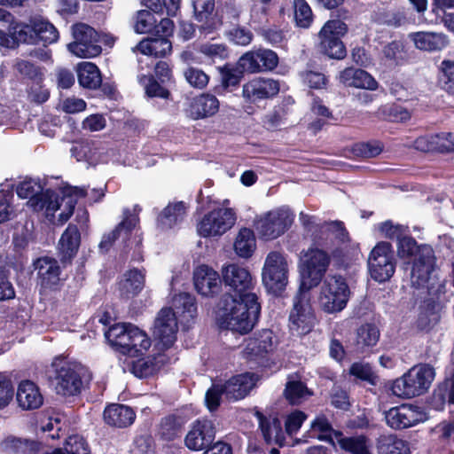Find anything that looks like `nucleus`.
<instances>
[{"label":"nucleus","instance_id":"f257e3e1","mask_svg":"<svg viewBox=\"0 0 454 454\" xmlns=\"http://www.w3.org/2000/svg\"><path fill=\"white\" fill-rule=\"evenodd\" d=\"M262 305L254 292L235 297L221 298L218 303V325L220 328L239 334L250 333L261 316Z\"/></svg>","mask_w":454,"mask_h":454},{"label":"nucleus","instance_id":"f03ea898","mask_svg":"<svg viewBox=\"0 0 454 454\" xmlns=\"http://www.w3.org/2000/svg\"><path fill=\"white\" fill-rule=\"evenodd\" d=\"M8 24V33L0 29V47L6 49H16L20 43L51 44L59 37L55 26L42 15H32L27 21L17 20Z\"/></svg>","mask_w":454,"mask_h":454},{"label":"nucleus","instance_id":"7ed1b4c3","mask_svg":"<svg viewBox=\"0 0 454 454\" xmlns=\"http://www.w3.org/2000/svg\"><path fill=\"white\" fill-rule=\"evenodd\" d=\"M434 378V370L428 364L410 369L393 381L392 393L401 398H412L427 392Z\"/></svg>","mask_w":454,"mask_h":454},{"label":"nucleus","instance_id":"20e7f679","mask_svg":"<svg viewBox=\"0 0 454 454\" xmlns=\"http://www.w3.org/2000/svg\"><path fill=\"white\" fill-rule=\"evenodd\" d=\"M309 291L298 289L293 300V307L288 316V330L291 335L303 337L310 333L317 318L310 302Z\"/></svg>","mask_w":454,"mask_h":454},{"label":"nucleus","instance_id":"39448f33","mask_svg":"<svg viewBox=\"0 0 454 454\" xmlns=\"http://www.w3.org/2000/svg\"><path fill=\"white\" fill-rule=\"evenodd\" d=\"M52 374L50 376L55 385L58 395L74 396L82 392L83 387L82 368L62 357H56L51 363Z\"/></svg>","mask_w":454,"mask_h":454},{"label":"nucleus","instance_id":"423d86ee","mask_svg":"<svg viewBox=\"0 0 454 454\" xmlns=\"http://www.w3.org/2000/svg\"><path fill=\"white\" fill-rule=\"evenodd\" d=\"M302 254L301 282L299 289L309 291L317 286L325 278L331 263V255L319 247H309Z\"/></svg>","mask_w":454,"mask_h":454},{"label":"nucleus","instance_id":"0eeeda50","mask_svg":"<svg viewBox=\"0 0 454 454\" xmlns=\"http://www.w3.org/2000/svg\"><path fill=\"white\" fill-rule=\"evenodd\" d=\"M73 42L67 44V50L81 59H92L102 52L101 35L91 26L75 23L72 26Z\"/></svg>","mask_w":454,"mask_h":454},{"label":"nucleus","instance_id":"6e6552de","mask_svg":"<svg viewBox=\"0 0 454 454\" xmlns=\"http://www.w3.org/2000/svg\"><path fill=\"white\" fill-rule=\"evenodd\" d=\"M262 283L273 295L281 296L288 283V266L286 258L278 252H270L262 269Z\"/></svg>","mask_w":454,"mask_h":454},{"label":"nucleus","instance_id":"1a4fd4ad","mask_svg":"<svg viewBox=\"0 0 454 454\" xmlns=\"http://www.w3.org/2000/svg\"><path fill=\"white\" fill-rule=\"evenodd\" d=\"M350 290L344 277L328 276L321 290V305L326 313H337L343 310L349 299Z\"/></svg>","mask_w":454,"mask_h":454},{"label":"nucleus","instance_id":"9d476101","mask_svg":"<svg viewBox=\"0 0 454 454\" xmlns=\"http://www.w3.org/2000/svg\"><path fill=\"white\" fill-rule=\"evenodd\" d=\"M368 269L372 278L379 283L389 280L395 271L393 246L380 241L372 248L368 258Z\"/></svg>","mask_w":454,"mask_h":454},{"label":"nucleus","instance_id":"9b49d317","mask_svg":"<svg viewBox=\"0 0 454 454\" xmlns=\"http://www.w3.org/2000/svg\"><path fill=\"white\" fill-rule=\"evenodd\" d=\"M222 284L224 293L221 298H232L254 292L255 281L247 269L231 263L222 269Z\"/></svg>","mask_w":454,"mask_h":454},{"label":"nucleus","instance_id":"f8f14e48","mask_svg":"<svg viewBox=\"0 0 454 454\" xmlns=\"http://www.w3.org/2000/svg\"><path fill=\"white\" fill-rule=\"evenodd\" d=\"M236 219L232 208H215L204 215L198 223V234L203 238L221 236L235 224Z\"/></svg>","mask_w":454,"mask_h":454},{"label":"nucleus","instance_id":"ddd939ff","mask_svg":"<svg viewBox=\"0 0 454 454\" xmlns=\"http://www.w3.org/2000/svg\"><path fill=\"white\" fill-rule=\"evenodd\" d=\"M59 262L60 261L50 256H42L34 262L40 294L59 292L63 287L66 278L62 277Z\"/></svg>","mask_w":454,"mask_h":454},{"label":"nucleus","instance_id":"4468645a","mask_svg":"<svg viewBox=\"0 0 454 454\" xmlns=\"http://www.w3.org/2000/svg\"><path fill=\"white\" fill-rule=\"evenodd\" d=\"M280 84L278 81L254 77L245 82L242 86L241 95L247 104H257L262 100L273 98L278 94Z\"/></svg>","mask_w":454,"mask_h":454},{"label":"nucleus","instance_id":"2eb2a0df","mask_svg":"<svg viewBox=\"0 0 454 454\" xmlns=\"http://www.w3.org/2000/svg\"><path fill=\"white\" fill-rule=\"evenodd\" d=\"M293 222L294 215L289 210L278 208L265 215L258 226V231L264 239H275L283 235Z\"/></svg>","mask_w":454,"mask_h":454},{"label":"nucleus","instance_id":"dca6fc26","mask_svg":"<svg viewBox=\"0 0 454 454\" xmlns=\"http://www.w3.org/2000/svg\"><path fill=\"white\" fill-rule=\"evenodd\" d=\"M411 267V281L417 287L424 286L434 270L436 257L433 247L428 244H420Z\"/></svg>","mask_w":454,"mask_h":454},{"label":"nucleus","instance_id":"f3484780","mask_svg":"<svg viewBox=\"0 0 454 454\" xmlns=\"http://www.w3.org/2000/svg\"><path fill=\"white\" fill-rule=\"evenodd\" d=\"M385 419L388 427L395 430H401L424 422L427 416L418 406L403 404L392 407L386 411Z\"/></svg>","mask_w":454,"mask_h":454},{"label":"nucleus","instance_id":"a211bd4d","mask_svg":"<svg viewBox=\"0 0 454 454\" xmlns=\"http://www.w3.org/2000/svg\"><path fill=\"white\" fill-rule=\"evenodd\" d=\"M215 434L216 428L212 420L198 419L185 435L184 444L191 450H203L215 441Z\"/></svg>","mask_w":454,"mask_h":454},{"label":"nucleus","instance_id":"6ab92c4d","mask_svg":"<svg viewBox=\"0 0 454 454\" xmlns=\"http://www.w3.org/2000/svg\"><path fill=\"white\" fill-rule=\"evenodd\" d=\"M178 325L176 312L170 307L162 308L157 314L153 325V336L165 348L176 340Z\"/></svg>","mask_w":454,"mask_h":454},{"label":"nucleus","instance_id":"aec40b11","mask_svg":"<svg viewBox=\"0 0 454 454\" xmlns=\"http://www.w3.org/2000/svg\"><path fill=\"white\" fill-rule=\"evenodd\" d=\"M277 338L271 329L264 328L254 333L247 340L244 354L249 360L263 358L273 352L276 348Z\"/></svg>","mask_w":454,"mask_h":454},{"label":"nucleus","instance_id":"412c9836","mask_svg":"<svg viewBox=\"0 0 454 454\" xmlns=\"http://www.w3.org/2000/svg\"><path fill=\"white\" fill-rule=\"evenodd\" d=\"M380 338V331L374 323H364L356 330L352 351L357 356H368L374 352Z\"/></svg>","mask_w":454,"mask_h":454},{"label":"nucleus","instance_id":"4be33fe9","mask_svg":"<svg viewBox=\"0 0 454 454\" xmlns=\"http://www.w3.org/2000/svg\"><path fill=\"white\" fill-rule=\"evenodd\" d=\"M145 269L132 268L122 273L116 282V291L121 300L129 301L137 297L145 288Z\"/></svg>","mask_w":454,"mask_h":454},{"label":"nucleus","instance_id":"5701e85b","mask_svg":"<svg viewBox=\"0 0 454 454\" xmlns=\"http://www.w3.org/2000/svg\"><path fill=\"white\" fill-rule=\"evenodd\" d=\"M258 420L259 429L262 439L267 445L276 444L284 447L286 444V434L282 427V422L278 414H263L260 411L254 412Z\"/></svg>","mask_w":454,"mask_h":454},{"label":"nucleus","instance_id":"b1692460","mask_svg":"<svg viewBox=\"0 0 454 454\" xmlns=\"http://www.w3.org/2000/svg\"><path fill=\"white\" fill-rule=\"evenodd\" d=\"M257 376L252 372L234 375L223 385L225 388V398L229 402L244 399L255 387Z\"/></svg>","mask_w":454,"mask_h":454},{"label":"nucleus","instance_id":"393cba45","mask_svg":"<svg viewBox=\"0 0 454 454\" xmlns=\"http://www.w3.org/2000/svg\"><path fill=\"white\" fill-rule=\"evenodd\" d=\"M219 107V100L215 95L201 93L191 99L185 112L189 118L198 121L214 116Z\"/></svg>","mask_w":454,"mask_h":454},{"label":"nucleus","instance_id":"a878e982","mask_svg":"<svg viewBox=\"0 0 454 454\" xmlns=\"http://www.w3.org/2000/svg\"><path fill=\"white\" fill-rule=\"evenodd\" d=\"M134 27L138 34H172L174 22L168 18H162L158 22L153 12L148 10H140L137 12Z\"/></svg>","mask_w":454,"mask_h":454},{"label":"nucleus","instance_id":"bb28decb","mask_svg":"<svg viewBox=\"0 0 454 454\" xmlns=\"http://www.w3.org/2000/svg\"><path fill=\"white\" fill-rule=\"evenodd\" d=\"M81 244V233L75 224H68L59 242V261L63 268L71 265Z\"/></svg>","mask_w":454,"mask_h":454},{"label":"nucleus","instance_id":"cd10ccee","mask_svg":"<svg viewBox=\"0 0 454 454\" xmlns=\"http://www.w3.org/2000/svg\"><path fill=\"white\" fill-rule=\"evenodd\" d=\"M196 291L203 296H214L218 294L222 285L220 275L207 265H200L193 274Z\"/></svg>","mask_w":454,"mask_h":454},{"label":"nucleus","instance_id":"c85d7f7f","mask_svg":"<svg viewBox=\"0 0 454 454\" xmlns=\"http://www.w3.org/2000/svg\"><path fill=\"white\" fill-rule=\"evenodd\" d=\"M16 400L23 411L39 409L43 404V395L37 384L30 380H21L17 388Z\"/></svg>","mask_w":454,"mask_h":454},{"label":"nucleus","instance_id":"c756f323","mask_svg":"<svg viewBox=\"0 0 454 454\" xmlns=\"http://www.w3.org/2000/svg\"><path fill=\"white\" fill-rule=\"evenodd\" d=\"M220 74V84L214 88V92L219 96H224L227 93H233L240 87L245 74L237 64L225 63L218 67Z\"/></svg>","mask_w":454,"mask_h":454},{"label":"nucleus","instance_id":"7c9ffc66","mask_svg":"<svg viewBox=\"0 0 454 454\" xmlns=\"http://www.w3.org/2000/svg\"><path fill=\"white\" fill-rule=\"evenodd\" d=\"M136 411L126 404L110 403L103 411V419L106 425L116 428L130 427L136 419Z\"/></svg>","mask_w":454,"mask_h":454},{"label":"nucleus","instance_id":"2f4dec72","mask_svg":"<svg viewBox=\"0 0 454 454\" xmlns=\"http://www.w3.org/2000/svg\"><path fill=\"white\" fill-rule=\"evenodd\" d=\"M339 82L345 87H354L367 90H376L379 82L367 71L348 67L340 72Z\"/></svg>","mask_w":454,"mask_h":454},{"label":"nucleus","instance_id":"473e14b6","mask_svg":"<svg viewBox=\"0 0 454 454\" xmlns=\"http://www.w3.org/2000/svg\"><path fill=\"white\" fill-rule=\"evenodd\" d=\"M172 34L154 33L146 38L142 39L138 44V51L154 58H165L172 52V43L168 38Z\"/></svg>","mask_w":454,"mask_h":454},{"label":"nucleus","instance_id":"72a5a7b5","mask_svg":"<svg viewBox=\"0 0 454 454\" xmlns=\"http://www.w3.org/2000/svg\"><path fill=\"white\" fill-rule=\"evenodd\" d=\"M185 418L178 413H169L162 417L158 425V435L164 442H173L183 435Z\"/></svg>","mask_w":454,"mask_h":454},{"label":"nucleus","instance_id":"f704fd0d","mask_svg":"<svg viewBox=\"0 0 454 454\" xmlns=\"http://www.w3.org/2000/svg\"><path fill=\"white\" fill-rule=\"evenodd\" d=\"M410 38L416 48L426 51H437L446 47L448 37L443 33L419 31L411 33Z\"/></svg>","mask_w":454,"mask_h":454},{"label":"nucleus","instance_id":"c9c22d12","mask_svg":"<svg viewBox=\"0 0 454 454\" xmlns=\"http://www.w3.org/2000/svg\"><path fill=\"white\" fill-rule=\"evenodd\" d=\"M186 209L184 201L168 203L157 216V227L162 231L173 228L184 220Z\"/></svg>","mask_w":454,"mask_h":454},{"label":"nucleus","instance_id":"e433bc0d","mask_svg":"<svg viewBox=\"0 0 454 454\" xmlns=\"http://www.w3.org/2000/svg\"><path fill=\"white\" fill-rule=\"evenodd\" d=\"M27 203L35 212L45 209L47 213L54 214L60 207L59 195L51 188L45 190L42 188L30 198Z\"/></svg>","mask_w":454,"mask_h":454},{"label":"nucleus","instance_id":"4c0bfd02","mask_svg":"<svg viewBox=\"0 0 454 454\" xmlns=\"http://www.w3.org/2000/svg\"><path fill=\"white\" fill-rule=\"evenodd\" d=\"M1 447L9 454H39L41 443L35 440L9 435L2 441Z\"/></svg>","mask_w":454,"mask_h":454},{"label":"nucleus","instance_id":"58836bf2","mask_svg":"<svg viewBox=\"0 0 454 454\" xmlns=\"http://www.w3.org/2000/svg\"><path fill=\"white\" fill-rule=\"evenodd\" d=\"M77 78L80 86L90 90L98 89L102 82L101 72L92 62H82L78 65Z\"/></svg>","mask_w":454,"mask_h":454},{"label":"nucleus","instance_id":"ea45409f","mask_svg":"<svg viewBox=\"0 0 454 454\" xmlns=\"http://www.w3.org/2000/svg\"><path fill=\"white\" fill-rule=\"evenodd\" d=\"M379 454H411L409 443L396 435H381L378 440Z\"/></svg>","mask_w":454,"mask_h":454},{"label":"nucleus","instance_id":"a19ab883","mask_svg":"<svg viewBox=\"0 0 454 454\" xmlns=\"http://www.w3.org/2000/svg\"><path fill=\"white\" fill-rule=\"evenodd\" d=\"M173 305L176 313L189 323L197 317V301L193 295L181 293L173 299Z\"/></svg>","mask_w":454,"mask_h":454},{"label":"nucleus","instance_id":"79ce46f5","mask_svg":"<svg viewBox=\"0 0 454 454\" xmlns=\"http://www.w3.org/2000/svg\"><path fill=\"white\" fill-rule=\"evenodd\" d=\"M233 246L236 254L239 257H251L254 252L256 246L254 231L249 228L240 229Z\"/></svg>","mask_w":454,"mask_h":454},{"label":"nucleus","instance_id":"37998d69","mask_svg":"<svg viewBox=\"0 0 454 454\" xmlns=\"http://www.w3.org/2000/svg\"><path fill=\"white\" fill-rule=\"evenodd\" d=\"M139 82L144 85L145 95L148 98H159L167 100L171 98V92L168 89L170 84H163L153 74L142 75Z\"/></svg>","mask_w":454,"mask_h":454},{"label":"nucleus","instance_id":"c03bdc74","mask_svg":"<svg viewBox=\"0 0 454 454\" xmlns=\"http://www.w3.org/2000/svg\"><path fill=\"white\" fill-rule=\"evenodd\" d=\"M341 450L349 454H372L368 438L364 434L352 435L338 440Z\"/></svg>","mask_w":454,"mask_h":454},{"label":"nucleus","instance_id":"a18cd8bd","mask_svg":"<svg viewBox=\"0 0 454 454\" xmlns=\"http://www.w3.org/2000/svg\"><path fill=\"white\" fill-rule=\"evenodd\" d=\"M319 51L332 59L341 60L347 56V49L342 39H318Z\"/></svg>","mask_w":454,"mask_h":454},{"label":"nucleus","instance_id":"49530a36","mask_svg":"<svg viewBox=\"0 0 454 454\" xmlns=\"http://www.w3.org/2000/svg\"><path fill=\"white\" fill-rule=\"evenodd\" d=\"M132 343L126 348V356L139 357L143 356L151 347V339L137 326L133 328Z\"/></svg>","mask_w":454,"mask_h":454},{"label":"nucleus","instance_id":"de8ad7c7","mask_svg":"<svg viewBox=\"0 0 454 454\" xmlns=\"http://www.w3.org/2000/svg\"><path fill=\"white\" fill-rule=\"evenodd\" d=\"M348 32V25L340 19L327 20L317 34L318 39H342Z\"/></svg>","mask_w":454,"mask_h":454},{"label":"nucleus","instance_id":"09e8293b","mask_svg":"<svg viewBox=\"0 0 454 454\" xmlns=\"http://www.w3.org/2000/svg\"><path fill=\"white\" fill-rule=\"evenodd\" d=\"M383 144L379 140L355 143L351 147L354 156L369 159L380 155L383 151Z\"/></svg>","mask_w":454,"mask_h":454},{"label":"nucleus","instance_id":"8fccbe9b","mask_svg":"<svg viewBox=\"0 0 454 454\" xmlns=\"http://www.w3.org/2000/svg\"><path fill=\"white\" fill-rule=\"evenodd\" d=\"M284 395L290 403L294 404L305 396L313 395V391L301 380H291L286 384Z\"/></svg>","mask_w":454,"mask_h":454},{"label":"nucleus","instance_id":"3c124183","mask_svg":"<svg viewBox=\"0 0 454 454\" xmlns=\"http://www.w3.org/2000/svg\"><path fill=\"white\" fill-rule=\"evenodd\" d=\"M294 22L296 27L309 28L313 22V12L306 0H294Z\"/></svg>","mask_w":454,"mask_h":454},{"label":"nucleus","instance_id":"603ef678","mask_svg":"<svg viewBox=\"0 0 454 454\" xmlns=\"http://www.w3.org/2000/svg\"><path fill=\"white\" fill-rule=\"evenodd\" d=\"M356 254H357V249L350 247L349 244L338 245L330 254L331 259L333 260L335 265L344 269L349 267Z\"/></svg>","mask_w":454,"mask_h":454},{"label":"nucleus","instance_id":"864d4df0","mask_svg":"<svg viewBox=\"0 0 454 454\" xmlns=\"http://www.w3.org/2000/svg\"><path fill=\"white\" fill-rule=\"evenodd\" d=\"M311 246L309 247H319L321 249L329 248L334 243L330 236L328 223L325 222L321 225H315L310 233Z\"/></svg>","mask_w":454,"mask_h":454},{"label":"nucleus","instance_id":"5fc2aeb1","mask_svg":"<svg viewBox=\"0 0 454 454\" xmlns=\"http://www.w3.org/2000/svg\"><path fill=\"white\" fill-rule=\"evenodd\" d=\"M438 83L442 89L454 94V61L444 59L441 63Z\"/></svg>","mask_w":454,"mask_h":454},{"label":"nucleus","instance_id":"6e6d98bb","mask_svg":"<svg viewBox=\"0 0 454 454\" xmlns=\"http://www.w3.org/2000/svg\"><path fill=\"white\" fill-rule=\"evenodd\" d=\"M157 357L138 359L133 363L132 372L138 378H148L154 375L160 369Z\"/></svg>","mask_w":454,"mask_h":454},{"label":"nucleus","instance_id":"4d7b16f0","mask_svg":"<svg viewBox=\"0 0 454 454\" xmlns=\"http://www.w3.org/2000/svg\"><path fill=\"white\" fill-rule=\"evenodd\" d=\"M67 454H91L90 445L86 439L80 434H71L64 443Z\"/></svg>","mask_w":454,"mask_h":454},{"label":"nucleus","instance_id":"13d9d810","mask_svg":"<svg viewBox=\"0 0 454 454\" xmlns=\"http://www.w3.org/2000/svg\"><path fill=\"white\" fill-rule=\"evenodd\" d=\"M258 57L257 50L248 51L239 58L236 64L244 74L262 73V69H260V64L258 62Z\"/></svg>","mask_w":454,"mask_h":454},{"label":"nucleus","instance_id":"bf43d9fd","mask_svg":"<svg viewBox=\"0 0 454 454\" xmlns=\"http://www.w3.org/2000/svg\"><path fill=\"white\" fill-rule=\"evenodd\" d=\"M310 427L314 431L320 433L317 435V439L319 441L326 442L334 446L335 443L331 435V431H333V427L325 416L322 415L316 417V419L311 422Z\"/></svg>","mask_w":454,"mask_h":454},{"label":"nucleus","instance_id":"052dcab7","mask_svg":"<svg viewBox=\"0 0 454 454\" xmlns=\"http://www.w3.org/2000/svg\"><path fill=\"white\" fill-rule=\"evenodd\" d=\"M349 374L362 381L368 382L372 386L377 385L378 377L369 364H352L349 368Z\"/></svg>","mask_w":454,"mask_h":454},{"label":"nucleus","instance_id":"680f3d73","mask_svg":"<svg viewBox=\"0 0 454 454\" xmlns=\"http://www.w3.org/2000/svg\"><path fill=\"white\" fill-rule=\"evenodd\" d=\"M384 57L395 63L401 65L405 58L404 44L402 41L394 40L383 47Z\"/></svg>","mask_w":454,"mask_h":454},{"label":"nucleus","instance_id":"e2e57ef3","mask_svg":"<svg viewBox=\"0 0 454 454\" xmlns=\"http://www.w3.org/2000/svg\"><path fill=\"white\" fill-rule=\"evenodd\" d=\"M419 246L412 236L403 235L397 240V255L401 259H411L418 253Z\"/></svg>","mask_w":454,"mask_h":454},{"label":"nucleus","instance_id":"0e129e2a","mask_svg":"<svg viewBox=\"0 0 454 454\" xmlns=\"http://www.w3.org/2000/svg\"><path fill=\"white\" fill-rule=\"evenodd\" d=\"M17 70L32 82H43L44 76L42 68L30 61L20 60L17 63Z\"/></svg>","mask_w":454,"mask_h":454},{"label":"nucleus","instance_id":"69168bd1","mask_svg":"<svg viewBox=\"0 0 454 454\" xmlns=\"http://www.w3.org/2000/svg\"><path fill=\"white\" fill-rule=\"evenodd\" d=\"M184 75L187 82L193 88L202 90L207 87L209 82V76L201 69L197 67H188Z\"/></svg>","mask_w":454,"mask_h":454},{"label":"nucleus","instance_id":"338daca9","mask_svg":"<svg viewBox=\"0 0 454 454\" xmlns=\"http://www.w3.org/2000/svg\"><path fill=\"white\" fill-rule=\"evenodd\" d=\"M27 99L35 105H43L50 98V90L43 84V82H32L27 89Z\"/></svg>","mask_w":454,"mask_h":454},{"label":"nucleus","instance_id":"774afa93","mask_svg":"<svg viewBox=\"0 0 454 454\" xmlns=\"http://www.w3.org/2000/svg\"><path fill=\"white\" fill-rule=\"evenodd\" d=\"M257 56L262 73L273 71L278 65V56L272 50L260 48L257 50Z\"/></svg>","mask_w":454,"mask_h":454}]
</instances>
